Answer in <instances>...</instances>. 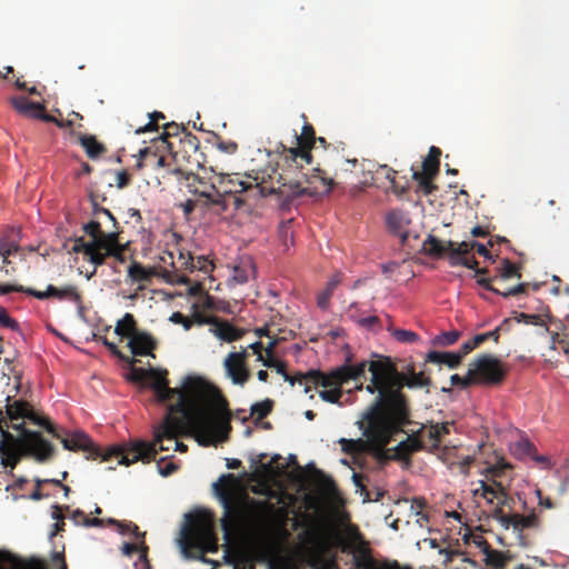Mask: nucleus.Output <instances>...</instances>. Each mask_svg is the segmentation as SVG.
<instances>
[{"instance_id": "1", "label": "nucleus", "mask_w": 569, "mask_h": 569, "mask_svg": "<svg viewBox=\"0 0 569 569\" xmlns=\"http://www.w3.org/2000/svg\"><path fill=\"white\" fill-rule=\"evenodd\" d=\"M188 396L180 395L176 403L168 406L162 423L154 431L153 442L139 441L154 449L152 457L139 459L148 463L156 459L158 449L169 451L173 443L176 451L186 452L187 445L177 440L180 432L188 428L190 433L203 447L217 446L229 439L232 413L221 391L204 379H189Z\"/></svg>"}, {"instance_id": "2", "label": "nucleus", "mask_w": 569, "mask_h": 569, "mask_svg": "<svg viewBox=\"0 0 569 569\" xmlns=\"http://www.w3.org/2000/svg\"><path fill=\"white\" fill-rule=\"evenodd\" d=\"M371 383L367 386L370 393L378 392L373 403L379 407L402 430L410 422V410L402 388L429 387L431 380L425 373L416 372L413 365H409L405 372H399L388 357H379L369 361Z\"/></svg>"}, {"instance_id": "3", "label": "nucleus", "mask_w": 569, "mask_h": 569, "mask_svg": "<svg viewBox=\"0 0 569 569\" xmlns=\"http://www.w3.org/2000/svg\"><path fill=\"white\" fill-rule=\"evenodd\" d=\"M357 423L365 439L341 438L339 440L341 450L352 458L369 453L380 463L389 461L390 456L386 447L392 437L402 430L373 402Z\"/></svg>"}, {"instance_id": "4", "label": "nucleus", "mask_w": 569, "mask_h": 569, "mask_svg": "<svg viewBox=\"0 0 569 569\" xmlns=\"http://www.w3.org/2000/svg\"><path fill=\"white\" fill-rule=\"evenodd\" d=\"M305 164L298 169L295 166L274 170L276 182L271 179L270 186L259 184L258 191L262 194H278L286 200H292L302 196L328 194L335 181L320 168H312V173L303 171Z\"/></svg>"}, {"instance_id": "5", "label": "nucleus", "mask_w": 569, "mask_h": 569, "mask_svg": "<svg viewBox=\"0 0 569 569\" xmlns=\"http://www.w3.org/2000/svg\"><path fill=\"white\" fill-rule=\"evenodd\" d=\"M57 433L60 435L58 431ZM58 439L61 440L64 449L82 451L87 459L99 460L100 462L117 459L118 465L130 466L139 459L150 458L154 453V449L144 443H132L129 448L110 447L102 450L83 431L71 432L66 437L59 436Z\"/></svg>"}, {"instance_id": "6", "label": "nucleus", "mask_w": 569, "mask_h": 569, "mask_svg": "<svg viewBox=\"0 0 569 569\" xmlns=\"http://www.w3.org/2000/svg\"><path fill=\"white\" fill-rule=\"evenodd\" d=\"M179 542L183 553L190 558H202L206 552L217 551L213 515L206 510L187 515Z\"/></svg>"}, {"instance_id": "7", "label": "nucleus", "mask_w": 569, "mask_h": 569, "mask_svg": "<svg viewBox=\"0 0 569 569\" xmlns=\"http://www.w3.org/2000/svg\"><path fill=\"white\" fill-rule=\"evenodd\" d=\"M367 366L369 367V362L361 361L357 365H342L328 373L320 370H309L306 373L298 372L297 380L299 385H306L305 392L310 391L309 385L331 388L321 390L319 397L326 402L338 403L342 397V385L365 377Z\"/></svg>"}, {"instance_id": "8", "label": "nucleus", "mask_w": 569, "mask_h": 569, "mask_svg": "<svg viewBox=\"0 0 569 569\" xmlns=\"http://www.w3.org/2000/svg\"><path fill=\"white\" fill-rule=\"evenodd\" d=\"M103 222L94 218L87 224L83 230L92 239L86 241L83 238L77 239L72 250L83 253L96 267L104 263L107 257H116L122 260V248L118 240V232H104Z\"/></svg>"}, {"instance_id": "9", "label": "nucleus", "mask_w": 569, "mask_h": 569, "mask_svg": "<svg viewBox=\"0 0 569 569\" xmlns=\"http://www.w3.org/2000/svg\"><path fill=\"white\" fill-rule=\"evenodd\" d=\"M6 411L0 409V432L4 441L14 443L17 438L8 431L11 427L22 433L24 428L23 419H29L34 425L46 428V430L54 438H59L56 427L47 418L40 417L30 403L23 400H14L10 402V397L6 399Z\"/></svg>"}, {"instance_id": "10", "label": "nucleus", "mask_w": 569, "mask_h": 569, "mask_svg": "<svg viewBox=\"0 0 569 569\" xmlns=\"http://www.w3.org/2000/svg\"><path fill=\"white\" fill-rule=\"evenodd\" d=\"M126 361H128L131 366V370L129 373V380L140 383L142 386H149L157 398V401L160 403H166L174 398L177 400L180 398V395L188 396L189 392H187V386L189 379H201L200 377H191L188 376L182 385L181 389L178 388H170L169 387V380L167 378L168 371L166 369H158V368H137L134 367V363L137 362L133 358H128Z\"/></svg>"}, {"instance_id": "11", "label": "nucleus", "mask_w": 569, "mask_h": 569, "mask_svg": "<svg viewBox=\"0 0 569 569\" xmlns=\"http://www.w3.org/2000/svg\"><path fill=\"white\" fill-rule=\"evenodd\" d=\"M271 179L273 180V182H276L274 170L272 171V174H268V179H266L264 176L253 177L252 180L254 181V183L252 181L241 179L239 173L222 174L219 177L217 184L218 194L222 198L223 201L224 196L233 194L234 204L237 208H240L244 200L238 197V193H249V197L252 198L268 197L269 194H262L258 191V186L262 183L266 186H270Z\"/></svg>"}, {"instance_id": "12", "label": "nucleus", "mask_w": 569, "mask_h": 569, "mask_svg": "<svg viewBox=\"0 0 569 569\" xmlns=\"http://www.w3.org/2000/svg\"><path fill=\"white\" fill-rule=\"evenodd\" d=\"M303 120H307L305 113L301 114ZM297 147H287L283 143H279L277 151L283 154L286 166L295 168L302 167V164L312 163L311 150L317 143V137L315 128L311 123L305 121L301 133H296Z\"/></svg>"}, {"instance_id": "13", "label": "nucleus", "mask_w": 569, "mask_h": 569, "mask_svg": "<svg viewBox=\"0 0 569 569\" xmlns=\"http://www.w3.org/2000/svg\"><path fill=\"white\" fill-rule=\"evenodd\" d=\"M470 367L473 371L477 385H500L505 380L507 373L502 362L488 353L479 356Z\"/></svg>"}, {"instance_id": "14", "label": "nucleus", "mask_w": 569, "mask_h": 569, "mask_svg": "<svg viewBox=\"0 0 569 569\" xmlns=\"http://www.w3.org/2000/svg\"><path fill=\"white\" fill-rule=\"evenodd\" d=\"M11 292H24L40 300L48 298H57L59 300L68 299L73 302H80L81 300V295L79 293L77 287L72 284H68L62 288H57L52 284H49L46 291L24 288L20 284H0V295H8Z\"/></svg>"}, {"instance_id": "15", "label": "nucleus", "mask_w": 569, "mask_h": 569, "mask_svg": "<svg viewBox=\"0 0 569 569\" xmlns=\"http://www.w3.org/2000/svg\"><path fill=\"white\" fill-rule=\"evenodd\" d=\"M19 448L27 455L34 457L39 462L50 460L54 453V447L46 440L40 432L22 429V433L17 441Z\"/></svg>"}, {"instance_id": "16", "label": "nucleus", "mask_w": 569, "mask_h": 569, "mask_svg": "<svg viewBox=\"0 0 569 569\" xmlns=\"http://www.w3.org/2000/svg\"><path fill=\"white\" fill-rule=\"evenodd\" d=\"M176 176H181L183 180L187 182V188L189 192L202 197L207 200V204L211 206H223L222 198L218 194V189L216 183H210L206 181L203 178L194 174L192 172H184L181 169H174L172 171Z\"/></svg>"}, {"instance_id": "17", "label": "nucleus", "mask_w": 569, "mask_h": 569, "mask_svg": "<svg viewBox=\"0 0 569 569\" xmlns=\"http://www.w3.org/2000/svg\"><path fill=\"white\" fill-rule=\"evenodd\" d=\"M223 503V517L221 519V527L224 537L228 539L231 532L241 526L246 517V508L243 505L232 501L224 492L221 493Z\"/></svg>"}, {"instance_id": "18", "label": "nucleus", "mask_w": 569, "mask_h": 569, "mask_svg": "<svg viewBox=\"0 0 569 569\" xmlns=\"http://www.w3.org/2000/svg\"><path fill=\"white\" fill-rule=\"evenodd\" d=\"M341 550L352 553L353 566L358 569H389L388 562H379L372 557L366 541H360L358 545H345Z\"/></svg>"}, {"instance_id": "19", "label": "nucleus", "mask_w": 569, "mask_h": 569, "mask_svg": "<svg viewBox=\"0 0 569 569\" xmlns=\"http://www.w3.org/2000/svg\"><path fill=\"white\" fill-rule=\"evenodd\" d=\"M472 251V241H462L460 243L449 240V263L451 266H463L466 268H476L478 261Z\"/></svg>"}, {"instance_id": "20", "label": "nucleus", "mask_w": 569, "mask_h": 569, "mask_svg": "<svg viewBox=\"0 0 569 569\" xmlns=\"http://www.w3.org/2000/svg\"><path fill=\"white\" fill-rule=\"evenodd\" d=\"M128 347L133 356H156L152 353L157 349L156 339L146 331H139L129 339Z\"/></svg>"}, {"instance_id": "21", "label": "nucleus", "mask_w": 569, "mask_h": 569, "mask_svg": "<svg viewBox=\"0 0 569 569\" xmlns=\"http://www.w3.org/2000/svg\"><path fill=\"white\" fill-rule=\"evenodd\" d=\"M422 450V445L419 439L410 435L406 440L400 441L395 448L387 450L390 459L403 460L410 462V458L415 452Z\"/></svg>"}, {"instance_id": "22", "label": "nucleus", "mask_w": 569, "mask_h": 569, "mask_svg": "<svg viewBox=\"0 0 569 569\" xmlns=\"http://www.w3.org/2000/svg\"><path fill=\"white\" fill-rule=\"evenodd\" d=\"M409 223L410 219L408 213L401 209L390 210L386 216V224L388 230L391 233L401 237L402 242H405L408 238L407 227Z\"/></svg>"}, {"instance_id": "23", "label": "nucleus", "mask_w": 569, "mask_h": 569, "mask_svg": "<svg viewBox=\"0 0 569 569\" xmlns=\"http://www.w3.org/2000/svg\"><path fill=\"white\" fill-rule=\"evenodd\" d=\"M223 366L228 378L234 385L243 386L250 378V371L246 362L236 361L233 358L227 356Z\"/></svg>"}, {"instance_id": "24", "label": "nucleus", "mask_w": 569, "mask_h": 569, "mask_svg": "<svg viewBox=\"0 0 569 569\" xmlns=\"http://www.w3.org/2000/svg\"><path fill=\"white\" fill-rule=\"evenodd\" d=\"M210 332L226 342L237 341L244 335V330L239 329L229 321L220 318H218L214 326L210 328Z\"/></svg>"}, {"instance_id": "25", "label": "nucleus", "mask_w": 569, "mask_h": 569, "mask_svg": "<svg viewBox=\"0 0 569 569\" xmlns=\"http://www.w3.org/2000/svg\"><path fill=\"white\" fill-rule=\"evenodd\" d=\"M476 281L483 289L495 292L497 295H500L503 298H509L511 296L525 295V293H527V290L529 288L528 282H520L517 286H513L511 288L500 290L492 284L493 281H497V279H493V277L492 278L478 277Z\"/></svg>"}, {"instance_id": "26", "label": "nucleus", "mask_w": 569, "mask_h": 569, "mask_svg": "<svg viewBox=\"0 0 569 569\" xmlns=\"http://www.w3.org/2000/svg\"><path fill=\"white\" fill-rule=\"evenodd\" d=\"M510 468L511 466L508 462L501 460L498 461L496 465L488 467L486 470L487 480L493 483L495 487H497L498 490L501 492L503 497V503L507 501L508 495L506 492V488L501 481V478L505 475L506 470Z\"/></svg>"}, {"instance_id": "27", "label": "nucleus", "mask_w": 569, "mask_h": 569, "mask_svg": "<svg viewBox=\"0 0 569 569\" xmlns=\"http://www.w3.org/2000/svg\"><path fill=\"white\" fill-rule=\"evenodd\" d=\"M183 131H186L184 128L174 122L166 123L163 126V132L157 139H153L157 149L173 152V143L169 141V138L177 137L180 133L183 134Z\"/></svg>"}, {"instance_id": "28", "label": "nucleus", "mask_w": 569, "mask_h": 569, "mask_svg": "<svg viewBox=\"0 0 569 569\" xmlns=\"http://www.w3.org/2000/svg\"><path fill=\"white\" fill-rule=\"evenodd\" d=\"M178 262L180 263V267L189 269L190 271L199 270L208 273L213 269L211 261L204 256L193 258L190 253L186 257L180 252Z\"/></svg>"}, {"instance_id": "29", "label": "nucleus", "mask_w": 569, "mask_h": 569, "mask_svg": "<svg viewBox=\"0 0 569 569\" xmlns=\"http://www.w3.org/2000/svg\"><path fill=\"white\" fill-rule=\"evenodd\" d=\"M11 104L22 116L37 119L43 104L32 102L28 98L20 96L11 98Z\"/></svg>"}, {"instance_id": "30", "label": "nucleus", "mask_w": 569, "mask_h": 569, "mask_svg": "<svg viewBox=\"0 0 569 569\" xmlns=\"http://www.w3.org/2000/svg\"><path fill=\"white\" fill-rule=\"evenodd\" d=\"M79 142L84 149L87 156L92 160L99 159L107 152L106 146L99 142L94 136L80 134Z\"/></svg>"}, {"instance_id": "31", "label": "nucleus", "mask_w": 569, "mask_h": 569, "mask_svg": "<svg viewBox=\"0 0 569 569\" xmlns=\"http://www.w3.org/2000/svg\"><path fill=\"white\" fill-rule=\"evenodd\" d=\"M441 150L438 147H430L428 156L422 161V176L436 177L440 168Z\"/></svg>"}, {"instance_id": "32", "label": "nucleus", "mask_w": 569, "mask_h": 569, "mask_svg": "<svg viewBox=\"0 0 569 569\" xmlns=\"http://www.w3.org/2000/svg\"><path fill=\"white\" fill-rule=\"evenodd\" d=\"M416 436L422 445V450H436L439 447L440 439L438 438L437 429L422 426L417 432L412 433Z\"/></svg>"}, {"instance_id": "33", "label": "nucleus", "mask_w": 569, "mask_h": 569, "mask_svg": "<svg viewBox=\"0 0 569 569\" xmlns=\"http://www.w3.org/2000/svg\"><path fill=\"white\" fill-rule=\"evenodd\" d=\"M16 445H18V442L11 443L4 440L0 445V459L3 467L13 469L19 463L21 453L18 452Z\"/></svg>"}, {"instance_id": "34", "label": "nucleus", "mask_w": 569, "mask_h": 569, "mask_svg": "<svg viewBox=\"0 0 569 569\" xmlns=\"http://www.w3.org/2000/svg\"><path fill=\"white\" fill-rule=\"evenodd\" d=\"M426 362L446 365L450 369H456L461 363L459 360V356H456L455 352L436 350H432L427 353Z\"/></svg>"}, {"instance_id": "35", "label": "nucleus", "mask_w": 569, "mask_h": 569, "mask_svg": "<svg viewBox=\"0 0 569 569\" xmlns=\"http://www.w3.org/2000/svg\"><path fill=\"white\" fill-rule=\"evenodd\" d=\"M92 213L94 218L103 222L102 229L104 232H120L114 216L108 209L98 206L94 201Z\"/></svg>"}, {"instance_id": "36", "label": "nucleus", "mask_w": 569, "mask_h": 569, "mask_svg": "<svg viewBox=\"0 0 569 569\" xmlns=\"http://www.w3.org/2000/svg\"><path fill=\"white\" fill-rule=\"evenodd\" d=\"M378 171H383L385 172L386 179L390 182L391 190H392V192L396 196L401 197V196H403L405 193L408 192L409 183H408V181H406L402 184L399 181H397V179H396V176L398 173L397 170L390 168L387 164H380L379 168H378Z\"/></svg>"}, {"instance_id": "37", "label": "nucleus", "mask_w": 569, "mask_h": 569, "mask_svg": "<svg viewBox=\"0 0 569 569\" xmlns=\"http://www.w3.org/2000/svg\"><path fill=\"white\" fill-rule=\"evenodd\" d=\"M423 250L427 254L433 257H442L449 254V240L442 241L433 236H429L423 242Z\"/></svg>"}, {"instance_id": "38", "label": "nucleus", "mask_w": 569, "mask_h": 569, "mask_svg": "<svg viewBox=\"0 0 569 569\" xmlns=\"http://www.w3.org/2000/svg\"><path fill=\"white\" fill-rule=\"evenodd\" d=\"M264 367L267 368H273L276 369L277 373L281 375L286 381H288L290 385L298 383V372L295 376H290L287 372V366L283 361L277 360L273 356H266L260 360Z\"/></svg>"}, {"instance_id": "39", "label": "nucleus", "mask_w": 569, "mask_h": 569, "mask_svg": "<svg viewBox=\"0 0 569 569\" xmlns=\"http://www.w3.org/2000/svg\"><path fill=\"white\" fill-rule=\"evenodd\" d=\"M114 332L120 337L131 338L139 332L137 322L131 313H126L122 319L117 322Z\"/></svg>"}, {"instance_id": "40", "label": "nucleus", "mask_w": 569, "mask_h": 569, "mask_svg": "<svg viewBox=\"0 0 569 569\" xmlns=\"http://www.w3.org/2000/svg\"><path fill=\"white\" fill-rule=\"evenodd\" d=\"M512 278H521V272L519 268L509 259H502L500 266L496 269V274L493 276V279L505 281Z\"/></svg>"}, {"instance_id": "41", "label": "nucleus", "mask_w": 569, "mask_h": 569, "mask_svg": "<svg viewBox=\"0 0 569 569\" xmlns=\"http://www.w3.org/2000/svg\"><path fill=\"white\" fill-rule=\"evenodd\" d=\"M157 274L154 268H146L139 262L133 261L128 268V276L133 281H150Z\"/></svg>"}, {"instance_id": "42", "label": "nucleus", "mask_w": 569, "mask_h": 569, "mask_svg": "<svg viewBox=\"0 0 569 569\" xmlns=\"http://www.w3.org/2000/svg\"><path fill=\"white\" fill-rule=\"evenodd\" d=\"M267 458L266 453H260L254 458H251V466L256 468L257 472L269 476L276 473L274 463L281 458L279 455L272 457L271 461L263 462V459Z\"/></svg>"}, {"instance_id": "43", "label": "nucleus", "mask_w": 569, "mask_h": 569, "mask_svg": "<svg viewBox=\"0 0 569 569\" xmlns=\"http://www.w3.org/2000/svg\"><path fill=\"white\" fill-rule=\"evenodd\" d=\"M513 519H516L515 530L517 531H523L530 528L538 529L540 527V519L535 512H531L528 516H522L516 512Z\"/></svg>"}, {"instance_id": "44", "label": "nucleus", "mask_w": 569, "mask_h": 569, "mask_svg": "<svg viewBox=\"0 0 569 569\" xmlns=\"http://www.w3.org/2000/svg\"><path fill=\"white\" fill-rule=\"evenodd\" d=\"M509 558L499 550H489L487 552V565L497 569H503L507 566ZM516 569H531L528 566L519 565Z\"/></svg>"}, {"instance_id": "45", "label": "nucleus", "mask_w": 569, "mask_h": 569, "mask_svg": "<svg viewBox=\"0 0 569 569\" xmlns=\"http://www.w3.org/2000/svg\"><path fill=\"white\" fill-rule=\"evenodd\" d=\"M411 170H412V179L418 182L419 189L426 196L432 194L437 189V186H435L432 183V180L435 179V177L422 176V173H419V171L415 170L413 167L411 168Z\"/></svg>"}, {"instance_id": "46", "label": "nucleus", "mask_w": 569, "mask_h": 569, "mask_svg": "<svg viewBox=\"0 0 569 569\" xmlns=\"http://www.w3.org/2000/svg\"><path fill=\"white\" fill-rule=\"evenodd\" d=\"M64 510L68 511L69 506H59V505L52 506L51 517L53 519H56L57 522L53 525V531H52L51 536H56L64 530V522H63V519H64L63 511Z\"/></svg>"}, {"instance_id": "47", "label": "nucleus", "mask_w": 569, "mask_h": 569, "mask_svg": "<svg viewBox=\"0 0 569 569\" xmlns=\"http://www.w3.org/2000/svg\"><path fill=\"white\" fill-rule=\"evenodd\" d=\"M164 118H166L164 114L160 111H154L152 113H149V122L146 123L144 126L137 128L136 133L141 134L144 132L158 131L159 121L163 120Z\"/></svg>"}, {"instance_id": "48", "label": "nucleus", "mask_w": 569, "mask_h": 569, "mask_svg": "<svg viewBox=\"0 0 569 569\" xmlns=\"http://www.w3.org/2000/svg\"><path fill=\"white\" fill-rule=\"evenodd\" d=\"M272 408L273 401L270 399H266L263 401L256 402L254 405H252L251 415L254 416L257 420H262L272 411Z\"/></svg>"}, {"instance_id": "49", "label": "nucleus", "mask_w": 569, "mask_h": 569, "mask_svg": "<svg viewBox=\"0 0 569 569\" xmlns=\"http://www.w3.org/2000/svg\"><path fill=\"white\" fill-rule=\"evenodd\" d=\"M107 523L110 526H117L120 533L124 535L127 532H131L137 538L143 537L144 533L139 532V528L133 522H121L113 518L107 519Z\"/></svg>"}, {"instance_id": "50", "label": "nucleus", "mask_w": 569, "mask_h": 569, "mask_svg": "<svg viewBox=\"0 0 569 569\" xmlns=\"http://www.w3.org/2000/svg\"><path fill=\"white\" fill-rule=\"evenodd\" d=\"M480 490L482 491L481 496L487 499L489 503H492L493 498H500L502 497L501 492L498 490L497 487H495L493 483L486 480H480Z\"/></svg>"}, {"instance_id": "51", "label": "nucleus", "mask_w": 569, "mask_h": 569, "mask_svg": "<svg viewBox=\"0 0 569 569\" xmlns=\"http://www.w3.org/2000/svg\"><path fill=\"white\" fill-rule=\"evenodd\" d=\"M180 143L183 146V151L189 156L196 153L199 149V139L190 132L183 131Z\"/></svg>"}, {"instance_id": "52", "label": "nucleus", "mask_w": 569, "mask_h": 569, "mask_svg": "<svg viewBox=\"0 0 569 569\" xmlns=\"http://www.w3.org/2000/svg\"><path fill=\"white\" fill-rule=\"evenodd\" d=\"M450 381L452 386H457L462 389H467L472 385H477L471 367L469 368L467 376L460 377L459 375L455 373L450 377Z\"/></svg>"}, {"instance_id": "53", "label": "nucleus", "mask_w": 569, "mask_h": 569, "mask_svg": "<svg viewBox=\"0 0 569 569\" xmlns=\"http://www.w3.org/2000/svg\"><path fill=\"white\" fill-rule=\"evenodd\" d=\"M513 313H515L513 319L517 322H523L526 325H533V326H539V327H545V328L547 326L540 315H528V313H523V312H513Z\"/></svg>"}, {"instance_id": "54", "label": "nucleus", "mask_w": 569, "mask_h": 569, "mask_svg": "<svg viewBox=\"0 0 569 569\" xmlns=\"http://www.w3.org/2000/svg\"><path fill=\"white\" fill-rule=\"evenodd\" d=\"M24 559L0 549V569H13L16 562H23Z\"/></svg>"}, {"instance_id": "55", "label": "nucleus", "mask_w": 569, "mask_h": 569, "mask_svg": "<svg viewBox=\"0 0 569 569\" xmlns=\"http://www.w3.org/2000/svg\"><path fill=\"white\" fill-rule=\"evenodd\" d=\"M460 332L457 330L442 332L437 336L435 342L439 346H451L458 341Z\"/></svg>"}, {"instance_id": "56", "label": "nucleus", "mask_w": 569, "mask_h": 569, "mask_svg": "<svg viewBox=\"0 0 569 569\" xmlns=\"http://www.w3.org/2000/svg\"><path fill=\"white\" fill-rule=\"evenodd\" d=\"M392 336L399 341L405 343H411L419 339V336L410 330L405 329H396L392 332Z\"/></svg>"}, {"instance_id": "57", "label": "nucleus", "mask_w": 569, "mask_h": 569, "mask_svg": "<svg viewBox=\"0 0 569 569\" xmlns=\"http://www.w3.org/2000/svg\"><path fill=\"white\" fill-rule=\"evenodd\" d=\"M252 270L251 263L248 264V267L237 266L233 269L232 280H234L237 283L242 284L248 281L249 278V271Z\"/></svg>"}, {"instance_id": "58", "label": "nucleus", "mask_w": 569, "mask_h": 569, "mask_svg": "<svg viewBox=\"0 0 569 569\" xmlns=\"http://www.w3.org/2000/svg\"><path fill=\"white\" fill-rule=\"evenodd\" d=\"M13 569H47L44 561L36 558L23 560V562H16Z\"/></svg>"}, {"instance_id": "59", "label": "nucleus", "mask_w": 569, "mask_h": 569, "mask_svg": "<svg viewBox=\"0 0 569 569\" xmlns=\"http://www.w3.org/2000/svg\"><path fill=\"white\" fill-rule=\"evenodd\" d=\"M333 289L327 284L326 288L318 293L317 296V305L320 309H327L329 307L330 299L333 295Z\"/></svg>"}, {"instance_id": "60", "label": "nucleus", "mask_w": 569, "mask_h": 569, "mask_svg": "<svg viewBox=\"0 0 569 569\" xmlns=\"http://www.w3.org/2000/svg\"><path fill=\"white\" fill-rule=\"evenodd\" d=\"M169 320L176 325H181L184 330H190L193 326V321L179 311L173 312Z\"/></svg>"}, {"instance_id": "61", "label": "nucleus", "mask_w": 569, "mask_h": 569, "mask_svg": "<svg viewBox=\"0 0 569 569\" xmlns=\"http://www.w3.org/2000/svg\"><path fill=\"white\" fill-rule=\"evenodd\" d=\"M0 325L4 328H9L12 330H17L19 328V323L12 319L8 311L0 306Z\"/></svg>"}, {"instance_id": "62", "label": "nucleus", "mask_w": 569, "mask_h": 569, "mask_svg": "<svg viewBox=\"0 0 569 569\" xmlns=\"http://www.w3.org/2000/svg\"><path fill=\"white\" fill-rule=\"evenodd\" d=\"M218 317L217 316H206L199 311H194L192 316V321L196 325L202 326V325H211L212 327L217 322Z\"/></svg>"}, {"instance_id": "63", "label": "nucleus", "mask_w": 569, "mask_h": 569, "mask_svg": "<svg viewBox=\"0 0 569 569\" xmlns=\"http://www.w3.org/2000/svg\"><path fill=\"white\" fill-rule=\"evenodd\" d=\"M545 331L550 333V350L556 351L557 343L561 345L562 348L565 347L567 335H560L559 332L550 331L548 326H546Z\"/></svg>"}, {"instance_id": "64", "label": "nucleus", "mask_w": 569, "mask_h": 569, "mask_svg": "<svg viewBox=\"0 0 569 569\" xmlns=\"http://www.w3.org/2000/svg\"><path fill=\"white\" fill-rule=\"evenodd\" d=\"M18 246L14 243H8V242H0V256L3 259V263H9L8 258L17 252Z\"/></svg>"}]
</instances>
